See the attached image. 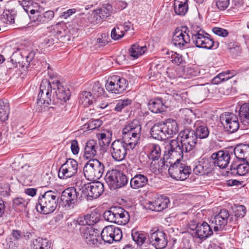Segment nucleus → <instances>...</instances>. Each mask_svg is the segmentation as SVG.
<instances>
[{
	"instance_id": "1",
	"label": "nucleus",
	"mask_w": 249,
	"mask_h": 249,
	"mask_svg": "<svg viewBox=\"0 0 249 249\" xmlns=\"http://www.w3.org/2000/svg\"><path fill=\"white\" fill-rule=\"evenodd\" d=\"M70 96V90L62 86L58 80L51 82L47 79H43L40 86L36 111L39 112L45 111L52 102L53 104L66 103Z\"/></svg>"
},
{
	"instance_id": "2",
	"label": "nucleus",
	"mask_w": 249,
	"mask_h": 249,
	"mask_svg": "<svg viewBox=\"0 0 249 249\" xmlns=\"http://www.w3.org/2000/svg\"><path fill=\"white\" fill-rule=\"evenodd\" d=\"M59 196L56 192L49 190L40 195L36 205L37 212L49 214L55 211L57 206Z\"/></svg>"
},
{
	"instance_id": "3",
	"label": "nucleus",
	"mask_w": 249,
	"mask_h": 249,
	"mask_svg": "<svg viewBox=\"0 0 249 249\" xmlns=\"http://www.w3.org/2000/svg\"><path fill=\"white\" fill-rule=\"evenodd\" d=\"M141 125L138 120L127 124L122 130V140L134 148L138 144L141 135Z\"/></svg>"
},
{
	"instance_id": "4",
	"label": "nucleus",
	"mask_w": 249,
	"mask_h": 249,
	"mask_svg": "<svg viewBox=\"0 0 249 249\" xmlns=\"http://www.w3.org/2000/svg\"><path fill=\"white\" fill-rule=\"evenodd\" d=\"M191 35L193 43L198 48L211 49L213 47L217 48L218 45V43H214L209 35L197 25L192 26Z\"/></svg>"
},
{
	"instance_id": "5",
	"label": "nucleus",
	"mask_w": 249,
	"mask_h": 249,
	"mask_svg": "<svg viewBox=\"0 0 249 249\" xmlns=\"http://www.w3.org/2000/svg\"><path fill=\"white\" fill-rule=\"evenodd\" d=\"M103 216L106 221L123 225L127 224L130 219L128 212L121 207L111 208L104 212Z\"/></svg>"
},
{
	"instance_id": "6",
	"label": "nucleus",
	"mask_w": 249,
	"mask_h": 249,
	"mask_svg": "<svg viewBox=\"0 0 249 249\" xmlns=\"http://www.w3.org/2000/svg\"><path fill=\"white\" fill-rule=\"evenodd\" d=\"M84 174L89 180H96L102 177L104 171L103 163L97 159L89 160L84 166Z\"/></svg>"
},
{
	"instance_id": "7",
	"label": "nucleus",
	"mask_w": 249,
	"mask_h": 249,
	"mask_svg": "<svg viewBox=\"0 0 249 249\" xmlns=\"http://www.w3.org/2000/svg\"><path fill=\"white\" fill-rule=\"evenodd\" d=\"M170 148L167 153L165 152L163 155L164 160L168 162L169 165L179 162L183 156L185 149L180 145L179 142L177 140H172L170 142Z\"/></svg>"
},
{
	"instance_id": "8",
	"label": "nucleus",
	"mask_w": 249,
	"mask_h": 249,
	"mask_svg": "<svg viewBox=\"0 0 249 249\" xmlns=\"http://www.w3.org/2000/svg\"><path fill=\"white\" fill-rule=\"evenodd\" d=\"M105 179L111 190H115L126 185L128 181L126 176L117 170L109 171Z\"/></svg>"
},
{
	"instance_id": "9",
	"label": "nucleus",
	"mask_w": 249,
	"mask_h": 249,
	"mask_svg": "<svg viewBox=\"0 0 249 249\" xmlns=\"http://www.w3.org/2000/svg\"><path fill=\"white\" fill-rule=\"evenodd\" d=\"M234 218L233 215L230 216L227 210L222 209L217 214L212 218V226L215 231H222L226 230V226L228 223L231 226Z\"/></svg>"
},
{
	"instance_id": "10",
	"label": "nucleus",
	"mask_w": 249,
	"mask_h": 249,
	"mask_svg": "<svg viewBox=\"0 0 249 249\" xmlns=\"http://www.w3.org/2000/svg\"><path fill=\"white\" fill-rule=\"evenodd\" d=\"M104 191V186L99 181L92 182L82 187L81 197L90 201L98 198Z\"/></svg>"
},
{
	"instance_id": "11",
	"label": "nucleus",
	"mask_w": 249,
	"mask_h": 249,
	"mask_svg": "<svg viewBox=\"0 0 249 249\" xmlns=\"http://www.w3.org/2000/svg\"><path fill=\"white\" fill-rule=\"evenodd\" d=\"M180 145L185 149V152H188L196 146L197 139L195 131L190 129H185L179 133Z\"/></svg>"
},
{
	"instance_id": "12",
	"label": "nucleus",
	"mask_w": 249,
	"mask_h": 249,
	"mask_svg": "<svg viewBox=\"0 0 249 249\" xmlns=\"http://www.w3.org/2000/svg\"><path fill=\"white\" fill-rule=\"evenodd\" d=\"M128 86V82L125 79L119 76H111L106 84L107 90L114 94H121L124 92Z\"/></svg>"
},
{
	"instance_id": "13",
	"label": "nucleus",
	"mask_w": 249,
	"mask_h": 249,
	"mask_svg": "<svg viewBox=\"0 0 249 249\" xmlns=\"http://www.w3.org/2000/svg\"><path fill=\"white\" fill-rule=\"evenodd\" d=\"M168 172L170 176L177 180H184L188 178L191 169L185 164L178 162L169 165Z\"/></svg>"
},
{
	"instance_id": "14",
	"label": "nucleus",
	"mask_w": 249,
	"mask_h": 249,
	"mask_svg": "<svg viewBox=\"0 0 249 249\" xmlns=\"http://www.w3.org/2000/svg\"><path fill=\"white\" fill-rule=\"evenodd\" d=\"M129 146L123 140L114 141L111 144L110 153L112 158L116 161L124 160L126 155L127 147Z\"/></svg>"
},
{
	"instance_id": "15",
	"label": "nucleus",
	"mask_w": 249,
	"mask_h": 249,
	"mask_svg": "<svg viewBox=\"0 0 249 249\" xmlns=\"http://www.w3.org/2000/svg\"><path fill=\"white\" fill-rule=\"evenodd\" d=\"M148 240L156 249L165 248L168 243L166 234L158 229L157 230L152 229L150 231Z\"/></svg>"
},
{
	"instance_id": "16",
	"label": "nucleus",
	"mask_w": 249,
	"mask_h": 249,
	"mask_svg": "<svg viewBox=\"0 0 249 249\" xmlns=\"http://www.w3.org/2000/svg\"><path fill=\"white\" fill-rule=\"evenodd\" d=\"M101 236L104 242L111 243L113 241H119L123 234L120 228L114 226H108L103 229Z\"/></svg>"
},
{
	"instance_id": "17",
	"label": "nucleus",
	"mask_w": 249,
	"mask_h": 249,
	"mask_svg": "<svg viewBox=\"0 0 249 249\" xmlns=\"http://www.w3.org/2000/svg\"><path fill=\"white\" fill-rule=\"evenodd\" d=\"M220 119L224 128L229 132L233 133L238 129L239 123L238 118L233 113L225 112Z\"/></svg>"
},
{
	"instance_id": "18",
	"label": "nucleus",
	"mask_w": 249,
	"mask_h": 249,
	"mask_svg": "<svg viewBox=\"0 0 249 249\" xmlns=\"http://www.w3.org/2000/svg\"><path fill=\"white\" fill-rule=\"evenodd\" d=\"M78 163L74 159H69L61 165L58 172L60 178H68L73 176L77 172Z\"/></svg>"
},
{
	"instance_id": "19",
	"label": "nucleus",
	"mask_w": 249,
	"mask_h": 249,
	"mask_svg": "<svg viewBox=\"0 0 249 249\" xmlns=\"http://www.w3.org/2000/svg\"><path fill=\"white\" fill-rule=\"evenodd\" d=\"M78 196L79 192L74 187H69L62 192L61 200L65 204L66 207L70 208H73V206L77 202Z\"/></svg>"
},
{
	"instance_id": "20",
	"label": "nucleus",
	"mask_w": 249,
	"mask_h": 249,
	"mask_svg": "<svg viewBox=\"0 0 249 249\" xmlns=\"http://www.w3.org/2000/svg\"><path fill=\"white\" fill-rule=\"evenodd\" d=\"M170 203L169 198L164 196H158L155 199L145 203L147 209L156 212H160L168 207Z\"/></svg>"
},
{
	"instance_id": "21",
	"label": "nucleus",
	"mask_w": 249,
	"mask_h": 249,
	"mask_svg": "<svg viewBox=\"0 0 249 249\" xmlns=\"http://www.w3.org/2000/svg\"><path fill=\"white\" fill-rule=\"evenodd\" d=\"M83 240L89 246L96 245L100 236L95 232L92 228L88 227H79Z\"/></svg>"
},
{
	"instance_id": "22",
	"label": "nucleus",
	"mask_w": 249,
	"mask_h": 249,
	"mask_svg": "<svg viewBox=\"0 0 249 249\" xmlns=\"http://www.w3.org/2000/svg\"><path fill=\"white\" fill-rule=\"evenodd\" d=\"M211 159L213 160L211 162L213 165H216L219 168L223 169L229 164L231 157L228 151H219L213 153L211 156Z\"/></svg>"
},
{
	"instance_id": "23",
	"label": "nucleus",
	"mask_w": 249,
	"mask_h": 249,
	"mask_svg": "<svg viewBox=\"0 0 249 249\" xmlns=\"http://www.w3.org/2000/svg\"><path fill=\"white\" fill-rule=\"evenodd\" d=\"M190 37L186 31L176 30L173 34L172 42L174 45L178 47L181 48L189 43Z\"/></svg>"
},
{
	"instance_id": "24",
	"label": "nucleus",
	"mask_w": 249,
	"mask_h": 249,
	"mask_svg": "<svg viewBox=\"0 0 249 249\" xmlns=\"http://www.w3.org/2000/svg\"><path fill=\"white\" fill-rule=\"evenodd\" d=\"M213 164L208 159H202L196 164L193 171L196 175H204L211 172Z\"/></svg>"
},
{
	"instance_id": "25",
	"label": "nucleus",
	"mask_w": 249,
	"mask_h": 249,
	"mask_svg": "<svg viewBox=\"0 0 249 249\" xmlns=\"http://www.w3.org/2000/svg\"><path fill=\"white\" fill-rule=\"evenodd\" d=\"M213 233L211 227L206 222H203L201 224H197L196 227L195 236L201 240L206 239Z\"/></svg>"
},
{
	"instance_id": "26",
	"label": "nucleus",
	"mask_w": 249,
	"mask_h": 249,
	"mask_svg": "<svg viewBox=\"0 0 249 249\" xmlns=\"http://www.w3.org/2000/svg\"><path fill=\"white\" fill-rule=\"evenodd\" d=\"M42 10L41 8L38 12H36V15L30 16V19L32 22L38 24L47 23L52 19L54 17V12L53 11L49 10L41 14Z\"/></svg>"
},
{
	"instance_id": "27",
	"label": "nucleus",
	"mask_w": 249,
	"mask_h": 249,
	"mask_svg": "<svg viewBox=\"0 0 249 249\" xmlns=\"http://www.w3.org/2000/svg\"><path fill=\"white\" fill-rule=\"evenodd\" d=\"M98 149L99 145L96 141L90 140L87 141L84 148V158L86 159H92L97 155Z\"/></svg>"
},
{
	"instance_id": "28",
	"label": "nucleus",
	"mask_w": 249,
	"mask_h": 249,
	"mask_svg": "<svg viewBox=\"0 0 249 249\" xmlns=\"http://www.w3.org/2000/svg\"><path fill=\"white\" fill-rule=\"evenodd\" d=\"M164 124L162 123H157L154 124L151 129L150 134L155 139L163 140L167 139L164 131Z\"/></svg>"
},
{
	"instance_id": "29",
	"label": "nucleus",
	"mask_w": 249,
	"mask_h": 249,
	"mask_svg": "<svg viewBox=\"0 0 249 249\" xmlns=\"http://www.w3.org/2000/svg\"><path fill=\"white\" fill-rule=\"evenodd\" d=\"M163 124H164V131L166 134L167 139L172 137L178 132V126L175 120L169 119Z\"/></svg>"
},
{
	"instance_id": "30",
	"label": "nucleus",
	"mask_w": 249,
	"mask_h": 249,
	"mask_svg": "<svg viewBox=\"0 0 249 249\" xmlns=\"http://www.w3.org/2000/svg\"><path fill=\"white\" fill-rule=\"evenodd\" d=\"M148 183L146 176L142 174H137L132 178L130 182V186L134 189H138L145 186Z\"/></svg>"
},
{
	"instance_id": "31",
	"label": "nucleus",
	"mask_w": 249,
	"mask_h": 249,
	"mask_svg": "<svg viewBox=\"0 0 249 249\" xmlns=\"http://www.w3.org/2000/svg\"><path fill=\"white\" fill-rule=\"evenodd\" d=\"M231 174L244 176L249 171V165L245 163L239 164L237 162H233L231 165Z\"/></svg>"
},
{
	"instance_id": "32",
	"label": "nucleus",
	"mask_w": 249,
	"mask_h": 249,
	"mask_svg": "<svg viewBox=\"0 0 249 249\" xmlns=\"http://www.w3.org/2000/svg\"><path fill=\"white\" fill-rule=\"evenodd\" d=\"M29 200L23 197H19L15 198L13 200V207L14 209L18 212H27V206Z\"/></svg>"
},
{
	"instance_id": "33",
	"label": "nucleus",
	"mask_w": 249,
	"mask_h": 249,
	"mask_svg": "<svg viewBox=\"0 0 249 249\" xmlns=\"http://www.w3.org/2000/svg\"><path fill=\"white\" fill-rule=\"evenodd\" d=\"M165 160L163 159L162 161L157 162V160H153L150 165V169L151 171L157 175L162 173L164 170H167L170 165L168 162H165Z\"/></svg>"
},
{
	"instance_id": "34",
	"label": "nucleus",
	"mask_w": 249,
	"mask_h": 249,
	"mask_svg": "<svg viewBox=\"0 0 249 249\" xmlns=\"http://www.w3.org/2000/svg\"><path fill=\"white\" fill-rule=\"evenodd\" d=\"M147 51L146 46H141L137 43L133 44L131 46L129 50L130 56L133 59H137L143 55Z\"/></svg>"
},
{
	"instance_id": "35",
	"label": "nucleus",
	"mask_w": 249,
	"mask_h": 249,
	"mask_svg": "<svg viewBox=\"0 0 249 249\" xmlns=\"http://www.w3.org/2000/svg\"><path fill=\"white\" fill-rule=\"evenodd\" d=\"M94 101V96L90 91H83L79 95V104L84 107L91 105Z\"/></svg>"
},
{
	"instance_id": "36",
	"label": "nucleus",
	"mask_w": 249,
	"mask_h": 249,
	"mask_svg": "<svg viewBox=\"0 0 249 249\" xmlns=\"http://www.w3.org/2000/svg\"><path fill=\"white\" fill-rule=\"evenodd\" d=\"M188 0H175L174 11L178 15L184 16L188 9Z\"/></svg>"
},
{
	"instance_id": "37",
	"label": "nucleus",
	"mask_w": 249,
	"mask_h": 249,
	"mask_svg": "<svg viewBox=\"0 0 249 249\" xmlns=\"http://www.w3.org/2000/svg\"><path fill=\"white\" fill-rule=\"evenodd\" d=\"M239 116L241 123L245 126L249 125V103H245L240 108Z\"/></svg>"
},
{
	"instance_id": "38",
	"label": "nucleus",
	"mask_w": 249,
	"mask_h": 249,
	"mask_svg": "<svg viewBox=\"0 0 249 249\" xmlns=\"http://www.w3.org/2000/svg\"><path fill=\"white\" fill-rule=\"evenodd\" d=\"M249 151V145L247 144H239L234 149V154L236 158L244 160L246 159Z\"/></svg>"
},
{
	"instance_id": "39",
	"label": "nucleus",
	"mask_w": 249,
	"mask_h": 249,
	"mask_svg": "<svg viewBox=\"0 0 249 249\" xmlns=\"http://www.w3.org/2000/svg\"><path fill=\"white\" fill-rule=\"evenodd\" d=\"M112 10V6L109 4H106L100 8L93 11L94 16H98L101 19H104L108 17Z\"/></svg>"
},
{
	"instance_id": "40",
	"label": "nucleus",
	"mask_w": 249,
	"mask_h": 249,
	"mask_svg": "<svg viewBox=\"0 0 249 249\" xmlns=\"http://www.w3.org/2000/svg\"><path fill=\"white\" fill-rule=\"evenodd\" d=\"M10 107L8 101L6 100H0V120L5 121L8 118Z\"/></svg>"
},
{
	"instance_id": "41",
	"label": "nucleus",
	"mask_w": 249,
	"mask_h": 249,
	"mask_svg": "<svg viewBox=\"0 0 249 249\" xmlns=\"http://www.w3.org/2000/svg\"><path fill=\"white\" fill-rule=\"evenodd\" d=\"M200 122L197 121L195 124V126L196 127L195 131L196 138L200 139H205L208 137L209 134V131L208 127L204 124L200 125Z\"/></svg>"
},
{
	"instance_id": "42",
	"label": "nucleus",
	"mask_w": 249,
	"mask_h": 249,
	"mask_svg": "<svg viewBox=\"0 0 249 249\" xmlns=\"http://www.w3.org/2000/svg\"><path fill=\"white\" fill-rule=\"evenodd\" d=\"M222 82L223 81L220 78L219 75H217L212 79L211 84L206 83L204 85V87L200 89V93L204 94V97H205L208 93L210 92V90L213 88V85L219 84Z\"/></svg>"
},
{
	"instance_id": "43",
	"label": "nucleus",
	"mask_w": 249,
	"mask_h": 249,
	"mask_svg": "<svg viewBox=\"0 0 249 249\" xmlns=\"http://www.w3.org/2000/svg\"><path fill=\"white\" fill-rule=\"evenodd\" d=\"M150 153L148 158L152 160H157L161 155V149L160 146L157 144L151 143L148 146Z\"/></svg>"
},
{
	"instance_id": "44",
	"label": "nucleus",
	"mask_w": 249,
	"mask_h": 249,
	"mask_svg": "<svg viewBox=\"0 0 249 249\" xmlns=\"http://www.w3.org/2000/svg\"><path fill=\"white\" fill-rule=\"evenodd\" d=\"M149 109L154 113H160L164 110L163 104L162 101L157 99L151 101L148 104Z\"/></svg>"
},
{
	"instance_id": "45",
	"label": "nucleus",
	"mask_w": 249,
	"mask_h": 249,
	"mask_svg": "<svg viewBox=\"0 0 249 249\" xmlns=\"http://www.w3.org/2000/svg\"><path fill=\"white\" fill-rule=\"evenodd\" d=\"M51 243L46 239L37 238L34 242L33 249H49Z\"/></svg>"
},
{
	"instance_id": "46",
	"label": "nucleus",
	"mask_w": 249,
	"mask_h": 249,
	"mask_svg": "<svg viewBox=\"0 0 249 249\" xmlns=\"http://www.w3.org/2000/svg\"><path fill=\"white\" fill-rule=\"evenodd\" d=\"M132 237L135 243L139 246H142L146 239V235L142 232L132 231Z\"/></svg>"
},
{
	"instance_id": "47",
	"label": "nucleus",
	"mask_w": 249,
	"mask_h": 249,
	"mask_svg": "<svg viewBox=\"0 0 249 249\" xmlns=\"http://www.w3.org/2000/svg\"><path fill=\"white\" fill-rule=\"evenodd\" d=\"M111 135V133L110 132L107 131L97 134V137L100 141V144L107 145L110 142Z\"/></svg>"
},
{
	"instance_id": "48",
	"label": "nucleus",
	"mask_w": 249,
	"mask_h": 249,
	"mask_svg": "<svg viewBox=\"0 0 249 249\" xmlns=\"http://www.w3.org/2000/svg\"><path fill=\"white\" fill-rule=\"evenodd\" d=\"M124 35V33L123 30V26L121 24L114 28L111 32V37L114 40L122 38Z\"/></svg>"
},
{
	"instance_id": "49",
	"label": "nucleus",
	"mask_w": 249,
	"mask_h": 249,
	"mask_svg": "<svg viewBox=\"0 0 249 249\" xmlns=\"http://www.w3.org/2000/svg\"><path fill=\"white\" fill-rule=\"evenodd\" d=\"M247 212L246 208L244 205H238L235 206V209L234 210V216H233V221L236 220V217L237 218H243L246 214Z\"/></svg>"
},
{
	"instance_id": "50",
	"label": "nucleus",
	"mask_w": 249,
	"mask_h": 249,
	"mask_svg": "<svg viewBox=\"0 0 249 249\" xmlns=\"http://www.w3.org/2000/svg\"><path fill=\"white\" fill-rule=\"evenodd\" d=\"M132 102V100L128 98L120 100L116 104L114 110L117 112H121L123 109L131 105Z\"/></svg>"
},
{
	"instance_id": "51",
	"label": "nucleus",
	"mask_w": 249,
	"mask_h": 249,
	"mask_svg": "<svg viewBox=\"0 0 249 249\" xmlns=\"http://www.w3.org/2000/svg\"><path fill=\"white\" fill-rule=\"evenodd\" d=\"M102 124V122L99 119L90 120L84 125V128L93 130L99 127Z\"/></svg>"
},
{
	"instance_id": "52",
	"label": "nucleus",
	"mask_w": 249,
	"mask_h": 249,
	"mask_svg": "<svg viewBox=\"0 0 249 249\" xmlns=\"http://www.w3.org/2000/svg\"><path fill=\"white\" fill-rule=\"evenodd\" d=\"M108 36L107 34L103 33L97 38L96 45L99 48L103 47L108 43Z\"/></svg>"
},
{
	"instance_id": "53",
	"label": "nucleus",
	"mask_w": 249,
	"mask_h": 249,
	"mask_svg": "<svg viewBox=\"0 0 249 249\" xmlns=\"http://www.w3.org/2000/svg\"><path fill=\"white\" fill-rule=\"evenodd\" d=\"M92 94L96 96H100L104 94L105 92L104 88L99 82L94 83L92 88Z\"/></svg>"
},
{
	"instance_id": "54",
	"label": "nucleus",
	"mask_w": 249,
	"mask_h": 249,
	"mask_svg": "<svg viewBox=\"0 0 249 249\" xmlns=\"http://www.w3.org/2000/svg\"><path fill=\"white\" fill-rule=\"evenodd\" d=\"M86 217L87 218V221H88L89 226L96 224L99 220V215L94 213L86 214Z\"/></svg>"
},
{
	"instance_id": "55",
	"label": "nucleus",
	"mask_w": 249,
	"mask_h": 249,
	"mask_svg": "<svg viewBox=\"0 0 249 249\" xmlns=\"http://www.w3.org/2000/svg\"><path fill=\"white\" fill-rule=\"evenodd\" d=\"M236 72L235 71H227L218 74L220 78L223 82L227 81L235 76Z\"/></svg>"
},
{
	"instance_id": "56",
	"label": "nucleus",
	"mask_w": 249,
	"mask_h": 249,
	"mask_svg": "<svg viewBox=\"0 0 249 249\" xmlns=\"http://www.w3.org/2000/svg\"><path fill=\"white\" fill-rule=\"evenodd\" d=\"M40 9L41 8L38 5V3L33 1L32 2V5L30 6L29 9H27L26 13H30L31 15L30 17L35 16L36 15V12H38Z\"/></svg>"
},
{
	"instance_id": "57",
	"label": "nucleus",
	"mask_w": 249,
	"mask_h": 249,
	"mask_svg": "<svg viewBox=\"0 0 249 249\" xmlns=\"http://www.w3.org/2000/svg\"><path fill=\"white\" fill-rule=\"evenodd\" d=\"M230 0H216V5L220 10H225L229 5Z\"/></svg>"
},
{
	"instance_id": "58",
	"label": "nucleus",
	"mask_w": 249,
	"mask_h": 249,
	"mask_svg": "<svg viewBox=\"0 0 249 249\" xmlns=\"http://www.w3.org/2000/svg\"><path fill=\"white\" fill-rule=\"evenodd\" d=\"M213 32L215 35L222 37H225L228 35V32L226 29L219 27L213 28Z\"/></svg>"
},
{
	"instance_id": "59",
	"label": "nucleus",
	"mask_w": 249,
	"mask_h": 249,
	"mask_svg": "<svg viewBox=\"0 0 249 249\" xmlns=\"http://www.w3.org/2000/svg\"><path fill=\"white\" fill-rule=\"evenodd\" d=\"M171 61L177 65H179L183 62V58L181 55L177 53H173L171 55Z\"/></svg>"
},
{
	"instance_id": "60",
	"label": "nucleus",
	"mask_w": 249,
	"mask_h": 249,
	"mask_svg": "<svg viewBox=\"0 0 249 249\" xmlns=\"http://www.w3.org/2000/svg\"><path fill=\"white\" fill-rule=\"evenodd\" d=\"M187 75L189 77H196L200 75V71L199 69L189 68L187 70Z\"/></svg>"
},
{
	"instance_id": "61",
	"label": "nucleus",
	"mask_w": 249,
	"mask_h": 249,
	"mask_svg": "<svg viewBox=\"0 0 249 249\" xmlns=\"http://www.w3.org/2000/svg\"><path fill=\"white\" fill-rule=\"evenodd\" d=\"M243 0H232L231 4V8L235 10H238L243 6Z\"/></svg>"
},
{
	"instance_id": "62",
	"label": "nucleus",
	"mask_w": 249,
	"mask_h": 249,
	"mask_svg": "<svg viewBox=\"0 0 249 249\" xmlns=\"http://www.w3.org/2000/svg\"><path fill=\"white\" fill-rule=\"evenodd\" d=\"M52 179L51 176L48 173H45L42 175L41 182L44 186H48Z\"/></svg>"
},
{
	"instance_id": "63",
	"label": "nucleus",
	"mask_w": 249,
	"mask_h": 249,
	"mask_svg": "<svg viewBox=\"0 0 249 249\" xmlns=\"http://www.w3.org/2000/svg\"><path fill=\"white\" fill-rule=\"evenodd\" d=\"M71 148L72 153L74 154H77L79 151L78 142L76 140H73L71 142Z\"/></svg>"
},
{
	"instance_id": "64",
	"label": "nucleus",
	"mask_w": 249,
	"mask_h": 249,
	"mask_svg": "<svg viewBox=\"0 0 249 249\" xmlns=\"http://www.w3.org/2000/svg\"><path fill=\"white\" fill-rule=\"evenodd\" d=\"M33 0H23L21 1H19L20 5L22 6L24 10L26 12L27 9L30 7L32 5V2Z\"/></svg>"
}]
</instances>
